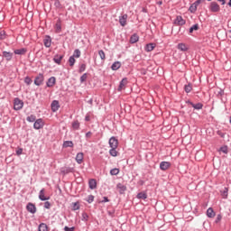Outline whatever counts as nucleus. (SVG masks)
Masks as SVG:
<instances>
[{"label": "nucleus", "mask_w": 231, "mask_h": 231, "mask_svg": "<svg viewBox=\"0 0 231 231\" xmlns=\"http://www.w3.org/2000/svg\"><path fill=\"white\" fill-rule=\"evenodd\" d=\"M24 107V102L21 100L19 97H15L14 100V111H21Z\"/></svg>", "instance_id": "1"}, {"label": "nucleus", "mask_w": 231, "mask_h": 231, "mask_svg": "<svg viewBox=\"0 0 231 231\" xmlns=\"http://www.w3.org/2000/svg\"><path fill=\"white\" fill-rule=\"evenodd\" d=\"M35 86H42L44 84V74L39 73L34 79Z\"/></svg>", "instance_id": "2"}, {"label": "nucleus", "mask_w": 231, "mask_h": 231, "mask_svg": "<svg viewBox=\"0 0 231 231\" xmlns=\"http://www.w3.org/2000/svg\"><path fill=\"white\" fill-rule=\"evenodd\" d=\"M108 143L111 149H118V139H116V137L112 136L109 139Z\"/></svg>", "instance_id": "3"}, {"label": "nucleus", "mask_w": 231, "mask_h": 231, "mask_svg": "<svg viewBox=\"0 0 231 231\" xmlns=\"http://www.w3.org/2000/svg\"><path fill=\"white\" fill-rule=\"evenodd\" d=\"M209 10L213 14H216V13L219 12V10H221V7L219 6L218 4H217V2H211L210 5H209Z\"/></svg>", "instance_id": "4"}, {"label": "nucleus", "mask_w": 231, "mask_h": 231, "mask_svg": "<svg viewBox=\"0 0 231 231\" xmlns=\"http://www.w3.org/2000/svg\"><path fill=\"white\" fill-rule=\"evenodd\" d=\"M26 210L30 212V214H35L37 212V207L32 202H29L26 206Z\"/></svg>", "instance_id": "5"}, {"label": "nucleus", "mask_w": 231, "mask_h": 231, "mask_svg": "<svg viewBox=\"0 0 231 231\" xmlns=\"http://www.w3.org/2000/svg\"><path fill=\"white\" fill-rule=\"evenodd\" d=\"M52 113H57V110L60 108L59 100H53L51 104Z\"/></svg>", "instance_id": "6"}, {"label": "nucleus", "mask_w": 231, "mask_h": 231, "mask_svg": "<svg viewBox=\"0 0 231 231\" xmlns=\"http://www.w3.org/2000/svg\"><path fill=\"white\" fill-rule=\"evenodd\" d=\"M186 104H188L189 106H191L197 111H199V109H203V105L201 103L194 104L190 100H188L186 101Z\"/></svg>", "instance_id": "7"}, {"label": "nucleus", "mask_w": 231, "mask_h": 231, "mask_svg": "<svg viewBox=\"0 0 231 231\" xmlns=\"http://www.w3.org/2000/svg\"><path fill=\"white\" fill-rule=\"evenodd\" d=\"M44 127V123L42 122V119H37L33 124V128L36 130L42 129Z\"/></svg>", "instance_id": "8"}, {"label": "nucleus", "mask_w": 231, "mask_h": 231, "mask_svg": "<svg viewBox=\"0 0 231 231\" xmlns=\"http://www.w3.org/2000/svg\"><path fill=\"white\" fill-rule=\"evenodd\" d=\"M60 172H61V174L66 176V174H70L71 172H75V168L63 167V168L60 169Z\"/></svg>", "instance_id": "9"}, {"label": "nucleus", "mask_w": 231, "mask_h": 231, "mask_svg": "<svg viewBox=\"0 0 231 231\" xmlns=\"http://www.w3.org/2000/svg\"><path fill=\"white\" fill-rule=\"evenodd\" d=\"M56 82H57V79L52 76V77H51V78L47 80L46 86H47V88H53V86H55Z\"/></svg>", "instance_id": "10"}, {"label": "nucleus", "mask_w": 231, "mask_h": 231, "mask_svg": "<svg viewBox=\"0 0 231 231\" xmlns=\"http://www.w3.org/2000/svg\"><path fill=\"white\" fill-rule=\"evenodd\" d=\"M2 56L5 58V60H7V62H10V60H12V58L14 57V53L4 51L2 52Z\"/></svg>", "instance_id": "11"}, {"label": "nucleus", "mask_w": 231, "mask_h": 231, "mask_svg": "<svg viewBox=\"0 0 231 231\" xmlns=\"http://www.w3.org/2000/svg\"><path fill=\"white\" fill-rule=\"evenodd\" d=\"M43 44L45 48H51V37L50 35H46L43 39Z\"/></svg>", "instance_id": "12"}, {"label": "nucleus", "mask_w": 231, "mask_h": 231, "mask_svg": "<svg viewBox=\"0 0 231 231\" xmlns=\"http://www.w3.org/2000/svg\"><path fill=\"white\" fill-rule=\"evenodd\" d=\"M62 59H64V55L56 54L53 58V62H55V64L60 65Z\"/></svg>", "instance_id": "13"}, {"label": "nucleus", "mask_w": 231, "mask_h": 231, "mask_svg": "<svg viewBox=\"0 0 231 231\" xmlns=\"http://www.w3.org/2000/svg\"><path fill=\"white\" fill-rule=\"evenodd\" d=\"M55 30H56V33H60L62 32V25H61L60 18H59L57 20V23L55 24Z\"/></svg>", "instance_id": "14"}, {"label": "nucleus", "mask_w": 231, "mask_h": 231, "mask_svg": "<svg viewBox=\"0 0 231 231\" xmlns=\"http://www.w3.org/2000/svg\"><path fill=\"white\" fill-rule=\"evenodd\" d=\"M119 24L122 26H125L127 24V14H123L122 16H119Z\"/></svg>", "instance_id": "15"}, {"label": "nucleus", "mask_w": 231, "mask_h": 231, "mask_svg": "<svg viewBox=\"0 0 231 231\" xmlns=\"http://www.w3.org/2000/svg\"><path fill=\"white\" fill-rule=\"evenodd\" d=\"M169 167H171V162H162L160 163L161 171H167V169H169Z\"/></svg>", "instance_id": "16"}, {"label": "nucleus", "mask_w": 231, "mask_h": 231, "mask_svg": "<svg viewBox=\"0 0 231 231\" xmlns=\"http://www.w3.org/2000/svg\"><path fill=\"white\" fill-rule=\"evenodd\" d=\"M39 199H41V201H48V199H50V197H46L44 196V189H42L39 192Z\"/></svg>", "instance_id": "17"}, {"label": "nucleus", "mask_w": 231, "mask_h": 231, "mask_svg": "<svg viewBox=\"0 0 231 231\" xmlns=\"http://www.w3.org/2000/svg\"><path fill=\"white\" fill-rule=\"evenodd\" d=\"M88 187L91 190H95V189H97V180L90 179L88 181Z\"/></svg>", "instance_id": "18"}, {"label": "nucleus", "mask_w": 231, "mask_h": 231, "mask_svg": "<svg viewBox=\"0 0 231 231\" xmlns=\"http://www.w3.org/2000/svg\"><path fill=\"white\" fill-rule=\"evenodd\" d=\"M76 162H77V163H79V165H80V163H82V162H84V153L83 152L77 153Z\"/></svg>", "instance_id": "19"}, {"label": "nucleus", "mask_w": 231, "mask_h": 231, "mask_svg": "<svg viewBox=\"0 0 231 231\" xmlns=\"http://www.w3.org/2000/svg\"><path fill=\"white\" fill-rule=\"evenodd\" d=\"M116 189H118L119 194H124V192H125V190H127V187H125L122 183H117Z\"/></svg>", "instance_id": "20"}, {"label": "nucleus", "mask_w": 231, "mask_h": 231, "mask_svg": "<svg viewBox=\"0 0 231 231\" xmlns=\"http://www.w3.org/2000/svg\"><path fill=\"white\" fill-rule=\"evenodd\" d=\"M138 41H140V37L138 36V34L134 33L131 37H130V43L131 44H135V42H138Z\"/></svg>", "instance_id": "21"}, {"label": "nucleus", "mask_w": 231, "mask_h": 231, "mask_svg": "<svg viewBox=\"0 0 231 231\" xmlns=\"http://www.w3.org/2000/svg\"><path fill=\"white\" fill-rule=\"evenodd\" d=\"M120 68H122V63L120 61H116L111 66L113 71H116L117 69H120Z\"/></svg>", "instance_id": "22"}, {"label": "nucleus", "mask_w": 231, "mask_h": 231, "mask_svg": "<svg viewBox=\"0 0 231 231\" xmlns=\"http://www.w3.org/2000/svg\"><path fill=\"white\" fill-rule=\"evenodd\" d=\"M185 20L181 16H177L175 20V24H178L179 26H183L185 24Z\"/></svg>", "instance_id": "23"}, {"label": "nucleus", "mask_w": 231, "mask_h": 231, "mask_svg": "<svg viewBox=\"0 0 231 231\" xmlns=\"http://www.w3.org/2000/svg\"><path fill=\"white\" fill-rule=\"evenodd\" d=\"M126 84H127V78H124L120 81V84H119V87H118V91H122V89H124V88H125Z\"/></svg>", "instance_id": "24"}, {"label": "nucleus", "mask_w": 231, "mask_h": 231, "mask_svg": "<svg viewBox=\"0 0 231 231\" xmlns=\"http://www.w3.org/2000/svg\"><path fill=\"white\" fill-rule=\"evenodd\" d=\"M178 50L180 51H189V47L185 43H179L177 45Z\"/></svg>", "instance_id": "25"}, {"label": "nucleus", "mask_w": 231, "mask_h": 231, "mask_svg": "<svg viewBox=\"0 0 231 231\" xmlns=\"http://www.w3.org/2000/svg\"><path fill=\"white\" fill-rule=\"evenodd\" d=\"M72 129H74V131H79L80 129V122H79V120L72 122Z\"/></svg>", "instance_id": "26"}, {"label": "nucleus", "mask_w": 231, "mask_h": 231, "mask_svg": "<svg viewBox=\"0 0 231 231\" xmlns=\"http://www.w3.org/2000/svg\"><path fill=\"white\" fill-rule=\"evenodd\" d=\"M154 48H156V44L148 43V44H146L144 50H145V51H152V50H154Z\"/></svg>", "instance_id": "27"}, {"label": "nucleus", "mask_w": 231, "mask_h": 231, "mask_svg": "<svg viewBox=\"0 0 231 231\" xmlns=\"http://www.w3.org/2000/svg\"><path fill=\"white\" fill-rule=\"evenodd\" d=\"M27 50L25 48H22V49H17L14 50V54L15 55H24L26 53Z\"/></svg>", "instance_id": "28"}, {"label": "nucleus", "mask_w": 231, "mask_h": 231, "mask_svg": "<svg viewBox=\"0 0 231 231\" xmlns=\"http://www.w3.org/2000/svg\"><path fill=\"white\" fill-rule=\"evenodd\" d=\"M207 216H208V217H216V212H214V209L212 208H208Z\"/></svg>", "instance_id": "29"}, {"label": "nucleus", "mask_w": 231, "mask_h": 231, "mask_svg": "<svg viewBox=\"0 0 231 231\" xmlns=\"http://www.w3.org/2000/svg\"><path fill=\"white\" fill-rule=\"evenodd\" d=\"M189 12L190 14H196V12L198 11V5L193 3L190 6H189Z\"/></svg>", "instance_id": "30"}, {"label": "nucleus", "mask_w": 231, "mask_h": 231, "mask_svg": "<svg viewBox=\"0 0 231 231\" xmlns=\"http://www.w3.org/2000/svg\"><path fill=\"white\" fill-rule=\"evenodd\" d=\"M109 154H110V156L116 158V156H118V152L116 151V148H111L109 150Z\"/></svg>", "instance_id": "31"}, {"label": "nucleus", "mask_w": 231, "mask_h": 231, "mask_svg": "<svg viewBox=\"0 0 231 231\" xmlns=\"http://www.w3.org/2000/svg\"><path fill=\"white\" fill-rule=\"evenodd\" d=\"M39 231H48V226L45 223H41L38 227Z\"/></svg>", "instance_id": "32"}, {"label": "nucleus", "mask_w": 231, "mask_h": 231, "mask_svg": "<svg viewBox=\"0 0 231 231\" xmlns=\"http://www.w3.org/2000/svg\"><path fill=\"white\" fill-rule=\"evenodd\" d=\"M137 199H147V193H145V192H139L137 194Z\"/></svg>", "instance_id": "33"}, {"label": "nucleus", "mask_w": 231, "mask_h": 231, "mask_svg": "<svg viewBox=\"0 0 231 231\" xmlns=\"http://www.w3.org/2000/svg\"><path fill=\"white\" fill-rule=\"evenodd\" d=\"M111 176H118L120 174V169L114 168L110 171Z\"/></svg>", "instance_id": "34"}, {"label": "nucleus", "mask_w": 231, "mask_h": 231, "mask_svg": "<svg viewBox=\"0 0 231 231\" xmlns=\"http://www.w3.org/2000/svg\"><path fill=\"white\" fill-rule=\"evenodd\" d=\"M75 62H77V60H75V56H70L69 58V64L71 68H73V66H75Z\"/></svg>", "instance_id": "35"}, {"label": "nucleus", "mask_w": 231, "mask_h": 231, "mask_svg": "<svg viewBox=\"0 0 231 231\" xmlns=\"http://www.w3.org/2000/svg\"><path fill=\"white\" fill-rule=\"evenodd\" d=\"M73 141H64L63 142V147L68 148V147H73Z\"/></svg>", "instance_id": "36"}, {"label": "nucleus", "mask_w": 231, "mask_h": 231, "mask_svg": "<svg viewBox=\"0 0 231 231\" xmlns=\"http://www.w3.org/2000/svg\"><path fill=\"white\" fill-rule=\"evenodd\" d=\"M80 55H81L80 50L76 49L73 52L72 57H74V59H79L80 58Z\"/></svg>", "instance_id": "37"}, {"label": "nucleus", "mask_w": 231, "mask_h": 231, "mask_svg": "<svg viewBox=\"0 0 231 231\" xmlns=\"http://www.w3.org/2000/svg\"><path fill=\"white\" fill-rule=\"evenodd\" d=\"M197 30H199V24L195 23L189 28V33H192V32H197Z\"/></svg>", "instance_id": "38"}, {"label": "nucleus", "mask_w": 231, "mask_h": 231, "mask_svg": "<svg viewBox=\"0 0 231 231\" xmlns=\"http://www.w3.org/2000/svg\"><path fill=\"white\" fill-rule=\"evenodd\" d=\"M26 120H27V122H36L37 116H35L34 115H31L29 116H27Z\"/></svg>", "instance_id": "39"}, {"label": "nucleus", "mask_w": 231, "mask_h": 231, "mask_svg": "<svg viewBox=\"0 0 231 231\" xmlns=\"http://www.w3.org/2000/svg\"><path fill=\"white\" fill-rule=\"evenodd\" d=\"M184 90L186 93H190L192 91V85L190 83L188 85H185Z\"/></svg>", "instance_id": "40"}, {"label": "nucleus", "mask_w": 231, "mask_h": 231, "mask_svg": "<svg viewBox=\"0 0 231 231\" xmlns=\"http://www.w3.org/2000/svg\"><path fill=\"white\" fill-rule=\"evenodd\" d=\"M54 6H55V8H58L59 10H61V8H62V4H60V1L55 0V1H54Z\"/></svg>", "instance_id": "41"}, {"label": "nucleus", "mask_w": 231, "mask_h": 231, "mask_svg": "<svg viewBox=\"0 0 231 231\" xmlns=\"http://www.w3.org/2000/svg\"><path fill=\"white\" fill-rule=\"evenodd\" d=\"M80 208V205L79 204V202H74L72 203V210H79Z\"/></svg>", "instance_id": "42"}, {"label": "nucleus", "mask_w": 231, "mask_h": 231, "mask_svg": "<svg viewBox=\"0 0 231 231\" xmlns=\"http://www.w3.org/2000/svg\"><path fill=\"white\" fill-rule=\"evenodd\" d=\"M98 55L101 60H106V52H104L102 50L98 51Z\"/></svg>", "instance_id": "43"}, {"label": "nucleus", "mask_w": 231, "mask_h": 231, "mask_svg": "<svg viewBox=\"0 0 231 231\" xmlns=\"http://www.w3.org/2000/svg\"><path fill=\"white\" fill-rule=\"evenodd\" d=\"M88 219H89V216L88 215V213L83 212L82 213V218L81 221H85V223L88 221Z\"/></svg>", "instance_id": "44"}, {"label": "nucleus", "mask_w": 231, "mask_h": 231, "mask_svg": "<svg viewBox=\"0 0 231 231\" xmlns=\"http://www.w3.org/2000/svg\"><path fill=\"white\" fill-rule=\"evenodd\" d=\"M79 80H80L81 84L84 83V82H86V80H88V73H84V74L80 77Z\"/></svg>", "instance_id": "45"}, {"label": "nucleus", "mask_w": 231, "mask_h": 231, "mask_svg": "<svg viewBox=\"0 0 231 231\" xmlns=\"http://www.w3.org/2000/svg\"><path fill=\"white\" fill-rule=\"evenodd\" d=\"M87 202H88L89 204L93 203V201H95V196L93 195H88V199H86Z\"/></svg>", "instance_id": "46"}, {"label": "nucleus", "mask_w": 231, "mask_h": 231, "mask_svg": "<svg viewBox=\"0 0 231 231\" xmlns=\"http://www.w3.org/2000/svg\"><path fill=\"white\" fill-rule=\"evenodd\" d=\"M84 71H86V64H85V63H82V64L79 66V73H84Z\"/></svg>", "instance_id": "47"}, {"label": "nucleus", "mask_w": 231, "mask_h": 231, "mask_svg": "<svg viewBox=\"0 0 231 231\" xmlns=\"http://www.w3.org/2000/svg\"><path fill=\"white\" fill-rule=\"evenodd\" d=\"M6 39V32L5 31L0 32V41H5Z\"/></svg>", "instance_id": "48"}, {"label": "nucleus", "mask_w": 231, "mask_h": 231, "mask_svg": "<svg viewBox=\"0 0 231 231\" xmlns=\"http://www.w3.org/2000/svg\"><path fill=\"white\" fill-rule=\"evenodd\" d=\"M24 82L27 84V86H30V84H32V78L30 77H25L24 78Z\"/></svg>", "instance_id": "49"}, {"label": "nucleus", "mask_w": 231, "mask_h": 231, "mask_svg": "<svg viewBox=\"0 0 231 231\" xmlns=\"http://www.w3.org/2000/svg\"><path fill=\"white\" fill-rule=\"evenodd\" d=\"M220 152H224V154H227L228 153V147H226V146L220 147Z\"/></svg>", "instance_id": "50"}, {"label": "nucleus", "mask_w": 231, "mask_h": 231, "mask_svg": "<svg viewBox=\"0 0 231 231\" xmlns=\"http://www.w3.org/2000/svg\"><path fill=\"white\" fill-rule=\"evenodd\" d=\"M44 208H47V210H50L51 208V203L50 201L44 202Z\"/></svg>", "instance_id": "51"}, {"label": "nucleus", "mask_w": 231, "mask_h": 231, "mask_svg": "<svg viewBox=\"0 0 231 231\" xmlns=\"http://www.w3.org/2000/svg\"><path fill=\"white\" fill-rule=\"evenodd\" d=\"M64 231H75V226L69 227L68 226H64Z\"/></svg>", "instance_id": "52"}, {"label": "nucleus", "mask_w": 231, "mask_h": 231, "mask_svg": "<svg viewBox=\"0 0 231 231\" xmlns=\"http://www.w3.org/2000/svg\"><path fill=\"white\" fill-rule=\"evenodd\" d=\"M222 196L228 198V188H225L224 191L222 192Z\"/></svg>", "instance_id": "53"}, {"label": "nucleus", "mask_w": 231, "mask_h": 231, "mask_svg": "<svg viewBox=\"0 0 231 231\" xmlns=\"http://www.w3.org/2000/svg\"><path fill=\"white\" fill-rule=\"evenodd\" d=\"M222 218L223 217L221 216V214H218L215 219V223H219V221H221Z\"/></svg>", "instance_id": "54"}, {"label": "nucleus", "mask_w": 231, "mask_h": 231, "mask_svg": "<svg viewBox=\"0 0 231 231\" xmlns=\"http://www.w3.org/2000/svg\"><path fill=\"white\" fill-rule=\"evenodd\" d=\"M223 95H225V90L220 88L219 91L217 92V97H223Z\"/></svg>", "instance_id": "55"}, {"label": "nucleus", "mask_w": 231, "mask_h": 231, "mask_svg": "<svg viewBox=\"0 0 231 231\" xmlns=\"http://www.w3.org/2000/svg\"><path fill=\"white\" fill-rule=\"evenodd\" d=\"M100 203H109V199L107 197H103V200Z\"/></svg>", "instance_id": "56"}, {"label": "nucleus", "mask_w": 231, "mask_h": 231, "mask_svg": "<svg viewBox=\"0 0 231 231\" xmlns=\"http://www.w3.org/2000/svg\"><path fill=\"white\" fill-rule=\"evenodd\" d=\"M194 3H195V5H196L197 6H199V5H201V3H205V0H197V1H195Z\"/></svg>", "instance_id": "57"}, {"label": "nucleus", "mask_w": 231, "mask_h": 231, "mask_svg": "<svg viewBox=\"0 0 231 231\" xmlns=\"http://www.w3.org/2000/svg\"><path fill=\"white\" fill-rule=\"evenodd\" d=\"M90 120H91V116H89V114H87L85 116V121L89 122Z\"/></svg>", "instance_id": "58"}, {"label": "nucleus", "mask_w": 231, "mask_h": 231, "mask_svg": "<svg viewBox=\"0 0 231 231\" xmlns=\"http://www.w3.org/2000/svg\"><path fill=\"white\" fill-rule=\"evenodd\" d=\"M16 154H17L18 156H21V154H23V149H22V148L18 149V150L16 151Z\"/></svg>", "instance_id": "59"}, {"label": "nucleus", "mask_w": 231, "mask_h": 231, "mask_svg": "<svg viewBox=\"0 0 231 231\" xmlns=\"http://www.w3.org/2000/svg\"><path fill=\"white\" fill-rule=\"evenodd\" d=\"M217 134H218V136H221V138H225V133H223L221 131H217Z\"/></svg>", "instance_id": "60"}, {"label": "nucleus", "mask_w": 231, "mask_h": 231, "mask_svg": "<svg viewBox=\"0 0 231 231\" xmlns=\"http://www.w3.org/2000/svg\"><path fill=\"white\" fill-rule=\"evenodd\" d=\"M91 134H93V133L88 132L85 136L86 138H91Z\"/></svg>", "instance_id": "61"}, {"label": "nucleus", "mask_w": 231, "mask_h": 231, "mask_svg": "<svg viewBox=\"0 0 231 231\" xmlns=\"http://www.w3.org/2000/svg\"><path fill=\"white\" fill-rule=\"evenodd\" d=\"M218 3H221V5H226V0H217Z\"/></svg>", "instance_id": "62"}, {"label": "nucleus", "mask_w": 231, "mask_h": 231, "mask_svg": "<svg viewBox=\"0 0 231 231\" xmlns=\"http://www.w3.org/2000/svg\"><path fill=\"white\" fill-rule=\"evenodd\" d=\"M88 104H89L90 106H93V98H90V99L88 101Z\"/></svg>", "instance_id": "63"}, {"label": "nucleus", "mask_w": 231, "mask_h": 231, "mask_svg": "<svg viewBox=\"0 0 231 231\" xmlns=\"http://www.w3.org/2000/svg\"><path fill=\"white\" fill-rule=\"evenodd\" d=\"M227 5H228V6H231V0H229Z\"/></svg>", "instance_id": "64"}]
</instances>
